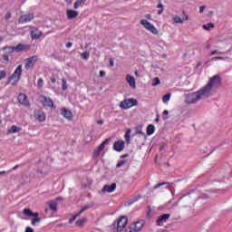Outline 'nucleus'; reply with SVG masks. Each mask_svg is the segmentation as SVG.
Instances as JSON below:
<instances>
[{"label":"nucleus","mask_w":232,"mask_h":232,"mask_svg":"<svg viewBox=\"0 0 232 232\" xmlns=\"http://www.w3.org/2000/svg\"><path fill=\"white\" fill-rule=\"evenodd\" d=\"M222 86V79L218 75H214L209 78L208 83L198 91L187 94L186 102L188 104H197L198 101L208 99L213 95L215 90H218Z\"/></svg>","instance_id":"f257e3e1"},{"label":"nucleus","mask_w":232,"mask_h":232,"mask_svg":"<svg viewBox=\"0 0 232 232\" xmlns=\"http://www.w3.org/2000/svg\"><path fill=\"white\" fill-rule=\"evenodd\" d=\"M144 226H146V221L144 219H139L136 222L130 224L127 230L124 232H140Z\"/></svg>","instance_id":"f03ea898"},{"label":"nucleus","mask_w":232,"mask_h":232,"mask_svg":"<svg viewBox=\"0 0 232 232\" xmlns=\"http://www.w3.org/2000/svg\"><path fill=\"white\" fill-rule=\"evenodd\" d=\"M23 73V65H18L14 73L9 77L7 84H12L13 86L19 82L21 79V74Z\"/></svg>","instance_id":"7ed1b4c3"},{"label":"nucleus","mask_w":232,"mask_h":232,"mask_svg":"<svg viewBox=\"0 0 232 232\" xmlns=\"http://www.w3.org/2000/svg\"><path fill=\"white\" fill-rule=\"evenodd\" d=\"M140 24L145 28L148 32H150V34H153V35H157L159 34V30H157V27L153 24H151L150 21L146 19H141L140 21Z\"/></svg>","instance_id":"20e7f679"},{"label":"nucleus","mask_w":232,"mask_h":232,"mask_svg":"<svg viewBox=\"0 0 232 232\" xmlns=\"http://www.w3.org/2000/svg\"><path fill=\"white\" fill-rule=\"evenodd\" d=\"M133 106H139V101L134 98L126 99L120 104V108H121V110H130V108H133Z\"/></svg>","instance_id":"39448f33"},{"label":"nucleus","mask_w":232,"mask_h":232,"mask_svg":"<svg viewBox=\"0 0 232 232\" xmlns=\"http://www.w3.org/2000/svg\"><path fill=\"white\" fill-rule=\"evenodd\" d=\"M126 226H128V217L121 216L117 221V232H125L128 230Z\"/></svg>","instance_id":"423d86ee"},{"label":"nucleus","mask_w":232,"mask_h":232,"mask_svg":"<svg viewBox=\"0 0 232 232\" xmlns=\"http://www.w3.org/2000/svg\"><path fill=\"white\" fill-rule=\"evenodd\" d=\"M38 59H39V57H37V55H34L29 58H26L25 65H24L25 70H30L31 68H34V66L37 63Z\"/></svg>","instance_id":"0eeeda50"},{"label":"nucleus","mask_w":232,"mask_h":232,"mask_svg":"<svg viewBox=\"0 0 232 232\" xmlns=\"http://www.w3.org/2000/svg\"><path fill=\"white\" fill-rule=\"evenodd\" d=\"M183 15L184 18L182 19L179 14H174L172 15V21H174L176 24H184L185 21H189V15L186 13H183Z\"/></svg>","instance_id":"6e6552de"},{"label":"nucleus","mask_w":232,"mask_h":232,"mask_svg":"<svg viewBox=\"0 0 232 232\" xmlns=\"http://www.w3.org/2000/svg\"><path fill=\"white\" fill-rule=\"evenodd\" d=\"M40 102L43 103L44 108H53V101L44 95L40 96Z\"/></svg>","instance_id":"1a4fd4ad"},{"label":"nucleus","mask_w":232,"mask_h":232,"mask_svg":"<svg viewBox=\"0 0 232 232\" xmlns=\"http://www.w3.org/2000/svg\"><path fill=\"white\" fill-rule=\"evenodd\" d=\"M110 140H111V138L106 139L102 144H100V146L93 152L94 157H99V155H101L106 144H110Z\"/></svg>","instance_id":"9d476101"},{"label":"nucleus","mask_w":232,"mask_h":232,"mask_svg":"<svg viewBox=\"0 0 232 232\" xmlns=\"http://www.w3.org/2000/svg\"><path fill=\"white\" fill-rule=\"evenodd\" d=\"M117 189V184L112 183L111 185H105L101 190V193H113Z\"/></svg>","instance_id":"9b49d317"},{"label":"nucleus","mask_w":232,"mask_h":232,"mask_svg":"<svg viewBox=\"0 0 232 232\" xmlns=\"http://www.w3.org/2000/svg\"><path fill=\"white\" fill-rule=\"evenodd\" d=\"M61 114L63 115V117H64V119H67V121H73V113L72 112V111L66 108H63L61 110Z\"/></svg>","instance_id":"f8f14e48"},{"label":"nucleus","mask_w":232,"mask_h":232,"mask_svg":"<svg viewBox=\"0 0 232 232\" xmlns=\"http://www.w3.org/2000/svg\"><path fill=\"white\" fill-rule=\"evenodd\" d=\"M34 19V14H23L20 16L18 23L24 24V23H30Z\"/></svg>","instance_id":"ddd939ff"},{"label":"nucleus","mask_w":232,"mask_h":232,"mask_svg":"<svg viewBox=\"0 0 232 232\" xmlns=\"http://www.w3.org/2000/svg\"><path fill=\"white\" fill-rule=\"evenodd\" d=\"M34 118L36 121H39V122H44V121H46V114H44V111L38 110L34 111Z\"/></svg>","instance_id":"4468645a"},{"label":"nucleus","mask_w":232,"mask_h":232,"mask_svg":"<svg viewBox=\"0 0 232 232\" xmlns=\"http://www.w3.org/2000/svg\"><path fill=\"white\" fill-rule=\"evenodd\" d=\"M126 81L130 87L132 88V90H135L137 88V82L135 80V77L131 76L130 74H127Z\"/></svg>","instance_id":"2eb2a0df"},{"label":"nucleus","mask_w":232,"mask_h":232,"mask_svg":"<svg viewBox=\"0 0 232 232\" xmlns=\"http://www.w3.org/2000/svg\"><path fill=\"white\" fill-rule=\"evenodd\" d=\"M18 102L20 104H23L24 106H30V102H28V97L26 94H19L18 95Z\"/></svg>","instance_id":"dca6fc26"},{"label":"nucleus","mask_w":232,"mask_h":232,"mask_svg":"<svg viewBox=\"0 0 232 232\" xmlns=\"http://www.w3.org/2000/svg\"><path fill=\"white\" fill-rule=\"evenodd\" d=\"M43 35V32L39 31L36 27H31V37L32 39H39Z\"/></svg>","instance_id":"f3484780"},{"label":"nucleus","mask_w":232,"mask_h":232,"mask_svg":"<svg viewBox=\"0 0 232 232\" xmlns=\"http://www.w3.org/2000/svg\"><path fill=\"white\" fill-rule=\"evenodd\" d=\"M30 50V45L19 44L18 45L14 46V52H28Z\"/></svg>","instance_id":"a211bd4d"},{"label":"nucleus","mask_w":232,"mask_h":232,"mask_svg":"<svg viewBox=\"0 0 232 232\" xmlns=\"http://www.w3.org/2000/svg\"><path fill=\"white\" fill-rule=\"evenodd\" d=\"M66 14H67V19H75L76 17H79V12L73 9H67Z\"/></svg>","instance_id":"6ab92c4d"},{"label":"nucleus","mask_w":232,"mask_h":232,"mask_svg":"<svg viewBox=\"0 0 232 232\" xmlns=\"http://www.w3.org/2000/svg\"><path fill=\"white\" fill-rule=\"evenodd\" d=\"M23 213L25 215V217H34V218H39V213H34L30 208H24Z\"/></svg>","instance_id":"aec40b11"},{"label":"nucleus","mask_w":232,"mask_h":232,"mask_svg":"<svg viewBox=\"0 0 232 232\" xmlns=\"http://www.w3.org/2000/svg\"><path fill=\"white\" fill-rule=\"evenodd\" d=\"M169 218V214H164L162 216H160L158 219V226H162L164 222H166Z\"/></svg>","instance_id":"412c9836"},{"label":"nucleus","mask_w":232,"mask_h":232,"mask_svg":"<svg viewBox=\"0 0 232 232\" xmlns=\"http://www.w3.org/2000/svg\"><path fill=\"white\" fill-rule=\"evenodd\" d=\"M88 222V218H82L75 222L76 227H84V224Z\"/></svg>","instance_id":"4be33fe9"},{"label":"nucleus","mask_w":232,"mask_h":232,"mask_svg":"<svg viewBox=\"0 0 232 232\" xmlns=\"http://www.w3.org/2000/svg\"><path fill=\"white\" fill-rule=\"evenodd\" d=\"M47 205L49 206V209H51V211H54V213L57 211V202L52 200L49 201Z\"/></svg>","instance_id":"5701e85b"},{"label":"nucleus","mask_w":232,"mask_h":232,"mask_svg":"<svg viewBox=\"0 0 232 232\" xmlns=\"http://www.w3.org/2000/svg\"><path fill=\"white\" fill-rule=\"evenodd\" d=\"M84 3H86V0H78L74 3L73 8L77 10V8H82L84 6Z\"/></svg>","instance_id":"b1692460"},{"label":"nucleus","mask_w":232,"mask_h":232,"mask_svg":"<svg viewBox=\"0 0 232 232\" xmlns=\"http://www.w3.org/2000/svg\"><path fill=\"white\" fill-rule=\"evenodd\" d=\"M21 131V127L13 125L8 130L7 133H19Z\"/></svg>","instance_id":"393cba45"},{"label":"nucleus","mask_w":232,"mask_h":232,"mask_svg":"<svg viewBox=\"0 0 232 232\" xmlns=\"http://www.w3.org/2000/svg\"><path fill=\"white\" fill-rule=\"evenodd\" d=\"M155 133V125L150 124L147 127V135H153Z\"/></svg>","instance_id":"a878e982"},{"label":"nucleus","mask_w":232,"mask_h":232,"mask_svg":"<svg viewBox=\"0 0 232 232\" xmlns=\"http://www.w3.org/2000/svg\"><path fill=\"white\" fill-rule=\"evenodd\" d=\"M125 142L124 140L117 141V151H122L124 150Z\"/></svg>","instance_id":"bb28decb"},{"label":"nucleus","mask_w":232,"mask_h":232,"mask_svg":"<svg viewBox=\"0 0 232 232\" xmlns=\"http://www.w3.org/2000/svg\"><path fill=\"white\" fill-rule=\"evenodd\" d=\"M130 137H131V129H127V131H126L125 136H124L127 144H130Z\"/></svg>","instance_id":"cd10ccee"},{"label":"nucleus","mask_w":232,"mask_h":232,"mask_svg":"<svg viewBox=\"0 0 232 232\" xmlns=\"http://www.w3.org/2000/svg\"><path fill=\"white\" fill-rule=\"evenodd\" d=\"M136 133H138V135H142L143 137H146V133H144V131L142 130V125L137 127Z\"/></svg>","instance_id":"c85d7f7f"},{"label":"nucleus","mask_w":232,"mask_h":232,"mask_svg":"<svg viewBox=\"0 0 232 232\" xmlns=\"http://www.w3.org/2000/svg\"><path fill=\"white\" fill-rule=\"evenodd\" d=\"M170 99H171V94L168 93L163 96L162 102H164V104H167V102H169Z\"/></svg>","instance_id":"c756f323"},{"label":"nucleus","mask_w":232,"mask_h":232,"mask_svg":"<svg viewBox=\"0 0 232 232\" xmlns=\"http://www.w3.org/2000/svg\"><path fill=\"white\" fill-rule=\"evenodd\" d=\"M4 50H6L7 53H14L15 52V46H5Z\"/></svg>","instance_id":"7c9ffc66"},{"label":"nucleus","mask_w":232,"mask_h":232,"mask_svg":"<svg viewBox=\"0 0 232 232\" xmlns=\"http://www.w3.org/2000/svg\"><path fill=\"white\" fill-rule=\"evenodd\" d=\"M211 28H215V24L208 23V24L203 25L204 30H211Z\"/></svg>","instance_id":"2f4dec72"},{"label":"nucleus","mask_w":232,"mask_h":232,"mask_svg":"<svg viewBox=\"0 0 232 232\" xmlns=\"http://www.w3.org/2000/svg\"><path fill=\"white\" fill-rule=\"evenodd\" d=\"M81 57L82 59H83V61H88V59H90V53L89 52L82 53Z\"/></svg>","instance_id":"473e14b6"},{"label":"nucleus","mask_w":232,"mask_h":232,"mask_svg":"<svg viewBox=\"0 0 232 232\" xmlns=\"http://www.w3.org/2000/svg\"><path fill=\"white\" fill-rule=\"evenodd\" d=\"M157 8H159L158 14L162 15V12H164V5H162V3H160Z\"/></svg>","instance_id":"72a5a7b5"},{"label":"nucleus","mask_w":232,"mask_h":232,"mask_svg":"<svg viewBox=\"0 0 232 232\" xmlns=\"http://www.w3.org/2000/svg\"><path fill=\"white\" fill-rule=\"evenodd\" d=\"M160 84V79L159 77H155L152 80V86H159Z\"/></svg>","instance_id":"f704fd0d"},{"label":"nucleus","mask_w":232,"mask_h":232,"mask_svg":"<svg viewBox=\"0 0 232 232\" xmlns=\"http://www.w3.org/2000/svg\"><path fill=\"white\" fill-rule=\"evenodd\" d=\"M41 222V218H34L32 219L31 224L32 226H35V224H39Z\"/></svg>","instance_id":"c9c22d12"},{"label":"nucleus","mask_w":232,"mask_h":232,"mask_svg":"<svg viewBox=\"0 0 232 232\" xmlns=\"http://www.w3.org/2000/svg\"><path fill=\"white\" fill-rule=\"evenodd\" d=\"M90 208H92V205H84L81 208V213H84V211H88V209H90Z\"/></svg>","instance_id":"e433bc0d"},{"label":"nucleus","mask_w":232,"mask_h":232,"mask_svg":"<svg viewBox=\"0 0 232 232\" xmlns=\"http://www.w3.org/2000/svg\"><path fill=\"white\" fill-rule=\"evenodd\" d=\"M62 88L63 90H68V83H66V79H62Z\"/></svg>","instance_id":"4c0bfd02"},{"label":"nucleus","mask_w":232,"mask_h":232,"mask_svg":"<svg viewBox=\"0 0 232 232\" xmlns=\"http://www.w3.org/2000/svg\"><path fill=\"white\" fill-rule=\"evenodd\" d=\"M115 222L116 221H114L113 224L110 227V229L112 232H117V226L115 225Z\"/></svg>","instance_id":"58836bf2"},{"label":"nucleus","mask_w":232,"mask_h":232,"mask_svg":"<svg viewBox=\"0 0 232 232\" xmlns=\"http://www.w3.org/2000/svg\"><path fill=\"white\" fill-rule=\"evenodd\" d=\"M126 162H128L126 160H121V161L118 162L117 168H121V166Z\"/></svg>","instance_id":"ea45409f"},{"label":"nucleus","mask_w":232,"mask_h":232,"mask_svg":"<svg viewBox=\"0 0 232 232\" xmlns=\"http://www.w3.org/2000/svg\"><path fill=\"white\" fill-rule=\"evenodd\" d=\"M6 77V72L5 71H0V81L5 79Z\"/></svg>","instance_id":"a19ab883"},{"label":"nucleus","mask_w":232,"mask_h":232,"mask_svg":"<svg viewBox=\"0 0 232 232\" xmlns=\"http://www.w3.org/2000/svg\"><path fill=\"white\" fill-rule=\"evenodd\" d=\"M211 61H224V57L216 56V57L211 58Z\"/></svg>","instance_id":"79ce46f5"},{"label":"nucleus","mask_w":232,"mask_h":232,"mask_svg":"<svg viewBox=\"0 0 232 232\" xmlns=\"http://www.w3.org/2000/svg\"><path fill=\"white\" fill-rule=\"evenodd\" d=\"M44 84V82L43 81V79L42 78L38 79V87L43 88Z\"/></svg>","instance_id":"37998d69"},{"label":"nucleus","mask_w":232,"mask_h":232,"mask_svg":"<svg viewBox=\"0 0 232 232\" xmlns=\"http://www.w3.org/2000/svg\"><path fill=\"white\" fill-rule=\"evenodd\" d=\"M10 17H12V13L7 12L5 15V21H8L10 19Z\"/></svg>","instance_id":"c03bdc74"},{"label":"nucleus","mask_w":232,"mask_h":232,"mask_svg":"<svg viewBox=\"0 0 232 232\" xmlns=\"http://www.w3.org/2000/svg\"><path fill=\"white\" fill-rule=\"evenodd\" d=\"M137 200H139V198L138 197H134L130 199V204H133V202H137Z\"/></svg>","instance_id":"a18cd8bd"},{"label":"nucleus","mask_w":232,"mask_h":232,"mask_svg":"<svg viewBox=\"0 0 232 232\" xmlns=\"http://www.w3.org/2000/svg\"><path fill=\"white\" fill-rule=\"evenodd\" d=\"M77 218L75 217V216H73L72 218H71L70 219H69V224H73V222H75V219H76Z\"/></svg>","instance_id":"49530a36"},{"label":"nucleus","mask_w":232,"mask_h":232,"mask_svg":"<svg viewBox=\"0 0 232 232\" xmlns=\"http://www.w3.org/2000/svg\"><path fill=\"white\" fill-rule=\"evenodd\" d=\"M217 53H222V52H218V50H215L210 53V55H217Z\"/></svg>","instance_id":"de8ad7c7"},{"label":"nucleus","mask_w":232,"mask_h":232,"mask_svg":"<svg viewBox=\"0 0 232 232\" xmlns=\"http://www.w3.org/2000/svg\"><path fill=\"white\" fill-rule=\"evenodd\" d=\"M164 184H166V183H160V184H157V185H155V186L153 187V189H157V188H160V186H164Z\"/></svg>","instance_id":"09e8293b"},{"label":"nucleus","mask_w":232,"mask_h":232,"mask_svg":"<svg viewBox=\"0 0 232 232\" xmlns=\"http://www.w3.org/2000/svg\"><path fill=\"white\" fill-rule=\"evenodd\" d=\"M204 10H206V5H201L199 7V14H202V12H204Z\"/></svg>","instance_id":"8fccbe9b"},{"label":"nucleus","mask_w":232,"mask_h":232,"mask_svg":"<svg viewBox=\"0 0 232 232\" xmlns=\"http://www.w3.org/2000/svg\"><path fill=\"white\" fill-rule=\"evenodd\" d=\"M25 232H34V228H32V227H27Z\"/></svg>","instance_id":"3c124183"},{"label":"nucleus","mask_w":232,"mask_h":232,"mask_svg":"<svg viewBox=\"0 0 232 232\" xmlns=\"http://www.w3.org/2000/svg\"><path fill=\"white\" fill-rule=\"evenodd\" d=\"M72 45L73 44L72 42H69L66 44V48H72Z\"/></svg>","instance_id":"603ef678"},{"label":"nucleus","mask_w":232,"mask_h":232,"mask_svg":"<svg viewBox=\"0 0 232 232\" xmlns=\"http://www.w3.org/2000/svg\"><path fill=\"white\" fill-rule=\"evenodd\" d=\"M3 59L4 61H8L9 60L8 54H4Z\"/></svg>","instance_id":"864d4df0"},{"label":"nucleus","mask_w":232,"mask_h":232,"mask_svg":"<svg viewBox=\"0 0 232 232\" xmlns=\"http://www.w3.org/2000/svg\"><path fill=\"white\" fill-rule=\"evenodd\" d=\"M104 75H106V72L101 71L100 72V77H104Z\"/></svg>","instance_id":"5fc2aeb1"},{"label":"nucleus","mask_w":232,"mask_h":232,"mask_svg":"<svg viewBox=\"0 0 232 232\" xmlns=\"http://www.w3.org/2000/svg\"><path fill=\"white\" fill-rule=\"evenodd\" d=\"M145 19H149L150 21L151 14H145Z\"/></svg>","instance_id":"6e6d98bb"},{"label":"nucleus","mask_w":232,"mask_h":232,"mask_svg":"<svg viewBox=\"0 0 232 232\" xmlns=\"http://www.w3.org/2000/svg\"><path fill=\"white\" fill-rule=\"evenodd\" d=\"M81 215H82V212H81V210H80L76 215H74V217L77 218L81 217Z\"/></svg>","instance_id":"4d7b16f0"},{"label":"nucleus","mask_w":232,"mask_h":232,"mask_svg":"<svg viewBox=\"0 0 232 232\" xmlns=\"http://www.w3.org/2000/svg\"><path fill=\"white\" fill-rule=\"evenodd\" d=\"M113 150H114L115 151H117V141H115V142L113 143Z\"/></svg>","instance_id":"13d9d810"},{"label":"nucleus","mask_w":232,"mask_h":232,"mask_svg":"<svg viewBox=\"0 0 232 232\" xmlns=\"http://www.w3.org/2000/svg\"><path fill=\"white\" fill-rule=\"evenodd\" d=\"M163 115H169V111L168 110H165V111H163Z\"/></svg>","instance_id":"bf43d9fd"},{"label":"nucleus","mask_w":232,"mask_h":232,"mask_svg":"<svg viewBox=\"0 0 232 232\" xmlns=\"http://www.w3.org/2000/svg\"><path fill=\"white\" fill-rule=\"evenodd\" d=\"M109 63H110V66H113V59L111 58Z\"/></svg>","instance_id":"052dcab7"},{"label":"nucleus","mask_w":232,"mask_h":232,"mask_svg":"<svg viewBox=\"0 0 232 232\" xmlns=\"http://www.w3.org/2000/svg\"><path fill=\"white\" fill-rule=\"evenodd\" d=\"M97 124H104V121L100 120V121H97Z\"/></svg>","instance_id":"680f3d73"},{"label":"nucleus","mask_w":232,"mask_h":232,"mask_svg":"<svg viewBox=\"0 0 232 232\" xmlns=\"http://www.w3.org/2000/svg\"><path fill=\"white\" fill-rule=\"evenodd\" d=\"M134 74L136 75V77H140V74H139V71H135Z\"/></svg>","instance_id":"e2e57ef3"},{"label":"nucleus","mask_w":232,"mask_h":232,"mask_svg":"<svg viewBox=\"0 0 232 232\" xmlns=\"http://www.w3.org/2000/svg\"><path fill=\"white\" fill-rule=\"evenodd\" d=\"M65 3H67V5H72V0H65Z\"/></svg>","instance_id":"0e129e2a"},{"label":"nucleus","mask_w":232,"mask_h":232,"mask_svg":"<svg viewBox=\"0 0 232 232\" xmlns=\"http://www.w3.org/2000/svg\"><path fill=\"white\" fill-rule=\"evenodd\" d=\"M17 168H19V165H15V166L13 168V169L15 170V169H17Z\"/></svg>","instance_id":"69168bd1"},{"label":"nucleus","mask_w":232,"mask_h":232,"mask_svg":"<svg viewBox=\"0 0 232 232\" xmlns=\"http://www.w3.org/2000/svg\"><path fill=\"white\" fill-rule=\"evenodd\" d=\"M55 81H56L55 78H52V79H51V82H52L53 83H54Z\"/></svg>","instance_id":"338daca9"},{"label":"nucleus","mask_w":232,"mask_h":232,"mask_svg":"<svg viewBox=\"0 0 232 232\" xmlns=\"http://www.w3.org/2000/svg\"><path fill=\"white\" fill-rule=\"evenodd\" d=\"M56 200H63V198L58 197V198H56Z\"/></svg>","instance_id":"774afa93"}]
</instances>
